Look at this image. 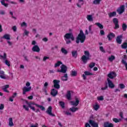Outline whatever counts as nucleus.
<instances>
[{"mask_svg":"<svg viewBox=\"0 0 127 127\" xmlns=\"http://www.w3.org/2000/svg\"><path fill=\"white\" fill-rule=\"evenodd\" d=\"M123 35H119L116 38V42L118 44H122V42L123 41Z\"/></svg>","mask_w":127,"mask_h":127,"instance_id":"nucleus-15","label":"nucleus"},{"mask_svg":"<svg viewBox=\"0 0 127 127\" xmlns=\"http://www.w3.org/2000/svg\"><path fill=\"white\" fill-rule=\"evenodd\" d=\"M99 49L101 52H103V53H106V51L104 49V47L103 46H101L99 47Z\"/></svg>","mask_w":127,"mask_h":127,"instance_id":"nucleus-48","label":"nucleus"},{"mask_svg":"<svg viewBox=\"0 0 127 127\" xmlns=\"http://www.w3.org/2000/svg\"><path fill=\"white\" fill-rule=\"evenodd\" d=\"M85 40H86V36H85L83 30H81L80 31L79 34L77 35V37H76V43L77 44H79L80 41L81 43H84V42H85Z\"/></svg>","mask_w":127,"mask_h":127,"instance_id":"nucleus-2","label":"nucleus"},{"mask_svg":"<svg viewBox=\"0 0 127 127\" xmlns=\"http://www.w3.org/2000/svg\"><path fill=\"white\" fill-rule=\"evenodd\" d=\"M93 109L95 110V111H98V110L100 109V106L99 105L96 104L93 106Z\"/></svg>","mask_w":127,"mask_h":127,"instance_id":"nucleus-39","label":"nucleus"},{"mask_svg":"<svg viewBox=\"0 0 127 127\" xmlns=\"http://www.w3.org/2000/svg\"><path fill=\"white\" fill-rule=\"evenodd\" d=\"M85 127H91V125L88 123H86L85 124Z\"/></svg>","mask_w":127,"mask_h":127,"instance_id":"nucleus-63","label":"nucleus"},{"mask_svg":"<svg viewBox=\"0 0 127 127\" xmlns=\"http://www.w3.org/2000/svg\"><path fill=\"white\" fill-rule=\"evenodd\" d=\"M71 75L72 77H75L77 76V72L76 71H72Z\"/></svg>","mask_w":127,"mask_h":127,"instance_id":"nucleus-42","label":"nucleus"},{"mask_svg":"<svg viewBox=\"0 0 127 127\" xmlns=\"http://www.w3.org/2000/svg\"><path fill=\"white\" fill-rule=\"evenodd\" d=\"M107 89H108V83H106L105 84V86L104 87H102L101 88V90L102 91H105V90H107Z\"/></svg>","mask_w":127,"mask_h":127,"instance_id":"nucleus-49","label":"nucleus"},{"mask_svg":"<svg viewBox=\"0 0 127 127\" xmlns=\"http://www.w3.org/2000/svg\"><path fill=\"white\" fill-rule=\"evenodd\" d=\"M107 76L109 77L110 79H114V78L117 77V73L114 71H111L107 75Z\"/></svg>","mask_w":127,"mask_h":127,"instance_id":"nucleus-10","label":"nucleus"},{"mask_svg":"<svg viewBox=\"0 0 127 127\" xmlns=\"http://www.w3.org/2000/svg\"><path fill=\"white\" fill-rule=\"evenodd\" d=\"M65 42H66V44H70L71 43V40H66L65 39Z\"/></svg>","mask_w":127,"mask_h":127,"instance_id":"nucleus-61","label":"nucleus"},{"mask_svg":"<svg viewBox=\"0 0 127 127\" xmlns=\"http://www.w3.org/2000/svg\"><path fill=\"white\" fill-rule=\"evenodd\" d=\"M62 81H67L68 80V75L67 73L64 74V76L62 77Z\"/></svg>","mask_w":127,"mask_h":127,"instance_id":"nucleus-28","label":"nucleus"},{"mask_svg":"<svg viewBox=\"0 0 127 127\" xmlns=\"http://www.w3.org/2000/svg\"><path fill=\"white\" fill-rule=\"evenodd\" d=\"M1 3L2 5H4V6H5V7H7V6H8V4L5 3L4 0H1Z\"/></svg>","mask_w":127,"mask_h":127,"instance_id":"nucleus-37","label":"nucleus"},{"mask_svg":"<svg viewBox=\"0 0 127 127\" xmlns=\"http://www.w3.org/2000/svg\"><path fill=\"white\" fill-rule=\"evenodd\" d=\"M24 33L25 35H26V36H28V35L29 34V31H28L26 30H25Z\"/></svg>","mask_w":127,"mask_h":127,"instance_id":"nucleus-53","label":"nucleus"},{"mask_svg":"<svg viewBox=\"0 0 127 127\" xmlns=\"http://www.w3.org/2000/svg\"><path fill=\"white\" fill-rule=\"evenodd\" d=\"M79 103H80V101L77 98H75V101H71V105L74 107H77L79 105Z\"/></svg>","mask_w":127,"mask_h":127,"instance_id":"nucleus-19","label":"nucleus"},{"mask_svg":"<svg viewBox=\"0 0 127 127\" xmlns=\"http://www.w3.org/2000/svg\"><path fill=\"white\" fill-rule=\"evenodd\" d=\"M113 122H114V123H120V122H121V119H118L117 118H113Z\"/></svg>","mask_w":127,"mask_h":127,"instance_id":"nucleus-44","label":"nucleus"},{"mask_svg":"<svg viewBox=\"0 0 127 127\" xmlns=\"http://www.w3.org/2000/svg\"><path fill=\"white\" fill-rule=\"evenodd\" d=\"M27 105H28V106H29V105H30V106H32V105H33L34 106H36V107H38V104H37L34 102L28 103Z\"/></svg>","mask_w":127,"mask_h":127,"instance_id":"nucleus-41","label":"nucleus"},{"mask_svg":"<svg viewBox=\"0 0 127 127\" xmlns=\"http://www.w3.org/2000/svg\"><path fill=\"white\" fill-rule=\"evenodd\" d=\"M12 121L13 120H12V119L11 118H10L9 119V124H8V126H9L10 127H13V126H14Z\"/></svg>","mask_w":127,"mask_h":127,"instance_id":"nucleus-30","label":"nucleus"},{"mask_svg":"<svg viewBox=\"0 0 127 127\" xmlns=\"http://www.w3.org/2000/svg\"><path fill=\"white\" fill-rule=\"evenodd\" d=\"M113 22L114 24H117L119 23V20L117 18H114L113 19Z\"/></svg>","mask_w":127,"mask_h":127,"instance_id":"nucleus-38","label":"nucleus"},{"mask_svg":"<svg viewBox=\"0 0 127 127\" xmlns=\"http://www.w3.org/2000/svg\"><path fill=\"white\" fill-rule=\"evenodd\" d=\"M66 97L67 100H71V92L70 91H67Z\"/></svg>","mask_w":127,"mask_h":127,"instance_id":"nucleus-26","label":"nucleus"},{"mask_svg":"<svg viewBox=\"0 0 127 127\" xmlns=\"http://www.w3.org/2000/svg\"><path fill=\"white\" fill-rule=\"evenodd\" d=\"M28 107H29V108H30L31 110H32V111H33L34 112H35V107H33L32 106H31L30 104H29Z\"/></svg>","mask_w":127,"mask_h":127,"instance_id":"nucleus-51","label":"nucleus"},{"mask_svg":"<svg viewBox=\"0 0 127 127\" xmlns=\"http://www.w3.org/2000/svg\"><path fill=\"white\" fill-rule=\"evenodd\" d=\"M115 59H116V57L114 55H111V57L108 58V60L110 62H113V61L115 60Z\"/></svg>","mask_w":127,"mask_h":127,"instance_id":"nucleus-31","label":"nucleus"},{"mask_svg":"<svg viewBox=\"0 0 127 127\" xmlns=\"http://www.w3.org/2000/svg\"><path fill=\"white\" fill-rule=\"evenodd\" d=\"M119 86L121 89H125L126 88V86L123 83L119 84Z\"/></svg>","mask_w":127,"mask_h":127,"instance_id":"nucleus-43","label":"nucleus"},{"mask_svg":"<svg viewBox=\"0 0 127 127\" xmlns=\"http://www.w3.org/2000/svg\"><path fill=\"white\" fill-rule=\"evenodd\" d=\"M97 100H98V101H103L104 97L100 96V97L97 98Z\"/></svg>","mask_w":127,"mask_h":127,"instance_id":"nucleus-56","label":"nucleus"},{"mask_svg":"<svg viewBox=\"0 0 127 127\" xmlns=\"http://www.w3.org/2000/svg\"><path fill=\"white\" fill-rule=\"evenodd\" d=\"M8 88H9V85L6 84L2 86V90L6 93H9V91L7 90V89H8Z\"/></svg>","mask_w":127,"mask_h":127,"instance_id":"nucleus-20","label":"nucleus"},{"mask_svg":"<svg viewBox=\"0 0 127 127\" xmlns=\"http://www.w3.org/2000/svg\"><path fill=\"white\" fill-rule=\"evenodd\" d=\"M84 55L81 57V60L84 64H86L88 62V60H90V52L89 51H84Z\"/></svg>","mask_w":127,"mask_h":127,"instance_id":"nucleus-3","label":"nucleus"},{"mask_svg":"<svg viewBox=\"0 0 127 127\" xmlns=\"http://www.w3.org/2000/svg\"><path fill=\"white\" fill-rule=\"evenodd\" d=\"M102 0H94L93 3V4H100Z\"/></svg>","mask_w":127,"mask_h":127,"instance_id":"nucleus-36","label":"nucleus"},{"mask_svg":"<svg viewBox=\"0 0 127 127\" xmlns=\"http://www.w3.org/2000/svg\"><path fill=\"white\" fill-rule=\"evenodd\" d=\"M95 25H97L100 29H103L104 28V26L99 22L96 23Z\"/></svg>","mask_w":127,"mask_h":127,"instance_id":"nucleus-32","label":"nucleus"},{"mask_svg":"<svg viewBox=\"0 0 127 127\" xmlns=\"http://www.w3.org/2000/svg\"><path fill=\"white\" fill-rule=\"evenodd\" d=\"M95 65H96V64L95 63H90V64H89V68H93V67H95Z\"/></svg>","mask_w":127,"mask_h":127,"instance_id":"nucleus-46","label":"nucleus"},{"mask_svg":"<svg viewBox=\"0 0 127 127\" xmlns=\"http://www.w3.org/2000/svg\"><path fill=\"white\" fill-rule=\"evenodd\" d=\"M21 27H27V24H26V23L25 22H23L21 24Z\"/></svg>","mask_w":127,"mask_h":127,"instance_id":"nucleus-45","label":"nucleus"},{"mask_svg":"<svg viewBox=\"0 0 127 127\" xmlns=\"http://www.w3.org/2000/svg\"><path fill=\"white\" fill-rule=\"evenodd\" d=\"M0 57L4 60L3 63L5 64L8 67H9L10 66V62L8 61V60H7L6 57V53H4L3 56L2 55H0Z\"/></svg>","mask_w":127,"mask_h":127,"instance_id":"nucleus-4","label":"nucleus"},{"mask_svg":"<svg viewBox=\"0 0 127 127\" xmlns=\"http://www.w3.org/2000/svg\"><path fill=\"white\" fill-rule=\"evenodd\" d=\"M24 58L25 60V61H27V62H29V60H28V59L27 58V56H24Z\"/></svg>","mask_w":127,"mask_h":127,"instance_id":"nucleus-62","label":"nucleus"},{"mask_svg":"<svg viewBox=\"0 0 127 127\" xmlns=\"http://www.w3.org/2000/svg\"><path fill=\"white\" fill-rule=\"evenodd\" d=\"M61 52L62 53H63V54H64V55L68 54V51L66 50V49H65L64 48H62Z\"/></svg>","mask_w":127,"mask_h":127,"instance_id":"nucleus-29","label":"nucleus"},{"mask_svg":"<svg viewBox=\"0 0 127 127\" xmlns=\"http://www.w3.org/2000/svg\"><path fill=\"white\" fill-rule=\"evenodd\" d=\"M86 18L88 21H93L94 20L92 15H87Z\"/></svg>","mask_w":127,"mask_h":127,"instance_id":"nucleus-27","label":"nucleus"},{"mask_svg":"<svg viewBox=\"0 0 127 127\" xmlns=\"http://www.w3.org/2000/svg\"><path fill=\"white\" fill-rule=\"evenodd\" d=\"M114 37H116V35L114 33H110L107 35V38H108L109 41H111Z\"/></svg>","mask_w":127,"mask_h":127,"instance_id":"nucleus-17","label":"nucleus"},{"mask_svg":"<svg viewBox=\"0 0 127 127\" xmlns=\"http://www.w3.org/2000/svg\"><path fill=\"white\" fill-rule=\"evenodd\" d=\"M51 95L53 97H56V96H57V95H58V90H57V89H56L55 88V89L53 88V89H51Z\"/></svg>","mask_w":127,"mask_h":127,"instance_id":"nucleus-12","label":"nucleus"},{"mask_svg":"<svg viewBox=\"0 0 127 127\" xmlns=\"http://www.w3.org/2000/svg\"><path fill=\"white\" fill-rule=\"evenodd\" d=\"M59 105L62 108V109H64L65 108V102L63 101H60Z\"/></svg>","mask_w":127,"mask_h":127,"instance_id":"nucleus-33","label":"nucleus"},{"mask_svg":"<svg viewBox=\"0 0 127 127\" xmlns=\"http://www.w3.org/2000/svg\"><path fill=\"white\" fill-rule=\"evenodd\" d=\"M127 29V25L126 23H123L122 24V29L123 31H126Z\"/></svg>","mask_w":127,"mask_h":127,"instance_id":"nucleus-35","label":"nucleus"},{"mask_svg":"<svg viewBox=\"0 0 127 127\" xmlns=\"http://www.w3.org/2000/svg\"><path fill=\"white\" fill-rule=\"evenodd\" d=\"M0 14L1 15H4V14H5V12L3 10H0Z\"/></svg>","mask_w":127,"mask_h":127,"instance_id":"nucleus-59","label":"nucleus"},{"mask_svg":"<svg viewBox=\"0 0 127 127\" xmlns=\"http://www.w3.org/2000/svg\"><path fill=\"white\" fill-rule=\"evenodd\" d=\"M108 15L110 18L112 17H114V16H116V15H117V12L113 11L112 12H110L108 13Z\"/></svg>","mask_w":127,"mask_h":127,"instance_id":"nucleus-24","label":"nucleus"},{"mask_svg":"<svg viewBox=\"0 0 127 127\" xmlns=\"http://www.w3.org/2000/svg\"><path fill=\"white\" fill-rule=\"evenodd\" d=\"M12 29L13 30V31H14V32H16V30L17 29V28H16V26H13L12 27Z\"/></svg>","mask_w":127,"mask_h":127,"instance_id":"nucleus-55","label":"nucleus"},{"mask_svg":"<svg viewBox=\"0 0 127 127\" xmlns=\"http://www.w3.org/2000/svg\"><path fill=\"white\" fill-rule=\"evenodd\" d=\"M23 108L25 110V111H27V112L29 111V108L28 107V106H26V105H23Z\"/></svg>","mask_w":127,"mask_h":127,"instance_id":"nucleus-47","label":"nucleus"},{"mask_svg":"<svg viewBox=\"0 0 127 127\" xmlns=\"http://www.w3.org/2000/svg\"><path fill=\"white\" fill-rule=\"evenodd\" d=\"M79 110V108H78L77 107H71L69 109V111H70V112H72V113H75V112H77V111H78Z\"/></svg>","mask_w":127,"mask_h":127,"instance_id":"nucleus-25","label":"nucleus"},{"mask_svg":"<svg viewBox=\"0 0 127 127\" xmlns=\"http://www.w3.org/2000/svg\"><path fill=\"white\" fill-rule=\"evenodd\" d=\"M47 59H49V57L45 56V57H44V58L43 59V61H46V60H47Z\"/></svg>","mask_w":127,"mask_h":127,"instance_id":"nucleus-58","label":"nucleus"},{"mask_svg":"<svg viewBox=\"0 0 127 127\" xmlns=\"http://www.w3.org/2000/svg\"><path fill=\"white\" fill-rule=\"evenodd\" d=\"M104 127H114V124L113 123H111L109 122H106L104 123L103 125Z\"/></svg>","mask_w":127,"mask_h":127,"instance_id":"nucleus-18","label":"nucleus"},{"mask_svg":"<svg viewBox=\"0 0 127 127\" xmlns=\"http://www.w3.org/2000/svg\"><path fill=\"white\" fill-rule=\"evenodd\" d=\"M88 29H89V33H91V34H93V31H92V25L89 26Z\"/></svg>","mask_w":127,"mask_h":127,"instance_id":"nucleus-50","label":"nucleus"},{"mask_svg":"<svg viewBox=\"0 0 127 127\" xmlns=\"http://www.w3.org/2000/svg\"><path fill=\"white\" fill-rule=\"evenodd\" d=\"M107 81L108 82V87L109 88H110V89H114L115 88V84L113 83V81L110 79V78H108L107 79Z\"/></svg>","mask_w":127,"mask_h":127,"instance_id":"nucleus-8","label":"nucleus"},{"mask_svg":"<svg viewBox=\"0 0 127 127\" xmlns=\"http://www.w3.org/2000/svg\"><path fill=\"white\" fill-rule=\"evenodd\" d=\"M48 86V82H46L44 85V87L45 89H47V87Z\"/></svg>","mask_w":127,"mask_h":127,"instance_id":"nucleus-57","label":"nucleus"},{"mask_svg":"<svg viewBox=\"0 0 127 127\" xmlns=\"http://www.w3.org/2000/svg\"><path fill=\"white\" fill-rule=\"evenodd\" d=\"M64 37L65 39H71L72 41L75 40V37H74L72 33H66L64 36Z\"/></svg>","mask_w":127,"mask_h":127,"instance_id":"nucleus-6","label":"nucleus"},{"mask_svg":"<svg viewBox=\"0 0 127 127\" xmlns=\"http://www.w3.org/2000/svg\"><path fill=\"white\" fill-rule=\"evenodd\" d=\"M38 108H39L41 111H45V107H44L42 105H39L38 104V106H37Z\"/></svg>","mask_w":127,"mask_h":127,"instance_id":"nucleus-40","label":"nucleus"},{"mask_svg":"<svg viewBox=\"0 0 127 127\" xmlns=\"http://www.w3.org/2000/svg\"><path fill=\"white\" fill-rule=\"evenodd\" d=\"M0 78L1 79H6L5 77V74H4V71L0 69Z\"/></svg>","mask_w":127,"mask_h":127,"instance_id":"nucleus-22","label":"nucleus"},{"mask_svg":"<svg viewBox=\"0 0 127 127\" xmlns=\"http://www.w3.org/2000/svg\"><path fill=\"white\" fill-rule=\"evenodd\" d=\"M53 82L54 84L53 87L55 88V89L59 90V89H60V84H59L60 83V80L55 79Z\"/></svg>","mask_w":127,"mask_h":127,"instance_id":"nucleus-5","label":"nucleus"},{"mask_svg":"<svg viewBox=\"0 0 127 127\" xmlns=\"http://www.w3.org/2000/svg\"><path fill=\"white\" fill-rule=\"evenodd\" d=\"M100 34L101 35H104L105 34V31L103 30H101Z\"/></svg>","mask_w":127,"mask_h":127,"instance_id":"nucleus-64","label":"nucleus"},{"mask_svg":"<svg viewBox=\"0 0 127 127\" xmlns=\"http://www.w3.org/2000/svg\"><path fill=\"white\" fill-rule=\"evenodd\" d=\"M92 73L90 72V71H86L84 72V74H82V77L83 80H86V79H87V77L86 76H92Z\"/></svg>","mask_w":127,"mask_h":127,"instance_id":"nucleus-11","label":"nucleus"},{"mask_svg":"<svg viewBox=\"0 0 127 127\" xmlns=\"http://www.w3.org/2000/svg\"><path fill=\"white\" fill-rule=\"evenodd\" d=\"M31 91V86H29V87H26V86H24L23 88V95H25L26 92H30Z\"/></svg>","mask_w":127,"mask_h":127,"instance_id":"nucleus-14","label":"nucleus"},{"mask_svg":"<svg viewBox=\"0 0 127 127\" xmlns=\"http://www.w3.org/2000/svg\"><path fill=\"white\" fill-rule=\"evenodd\" d=\"M117 12L119 13V14H122V13H124L125 11V5H122L118 9L116 10Z\"/></svg>","mask_w":127,"mask_h":127,"instance_id":"nucleus-7","label":"nucleus"},{"mask_svg":"<svg viewBox=\"0 0 127 127\" xmlns=\"http://www.w3.org/2000/svg\"><path fill=\"white\" fill-rule=\"evenodd\" d=\"M115 25L114 29H119V28H120V25H119V23L115 24Z\"/></svg>","mask_w":127,"mask_h":127,"instance_id":"nucleus-52","label":"nucleus"},{"mask_svg":"<svg viewBox=\"0 0 127 127\" xmlns=\"http://www.w3.org/2000/svg\"><path fill=\"white\" fill-rule=\"evenodd\" d=\"M47 114L49 115L50 116H52V117H55V115L52 113V107L49 106L48 109L46 111Z\"/></svg>","mask_w":127,"mask_h":127,"instance_id":"nucleus-13","label":"nucleus"},{"mask_svg":"<svg viewBox=\"0 0 127 127\" xmlns=\"http://www.w3.org/2000/svg\"><path fill=\"white\" fill-rule=\"evenodd\" d=\"M121 47H122V49H127V42L123 43V44L121 45Z\"/></svg>","mask_w":127,"mask_h":127,"instance_id":"nucleus-34","label":"nucleus"},{"mask_svg":"<svg viewBox=\"0 0 127 127\" xmlns=\"http://www.w3.org/2000/svg\"><path fill=\"white\" fill-rule=\"evenodd\" d=\"M32 50V51H33V52H40V48H39L38 45H34L33 47Z\"/></svg>","mask_w":127,"mask_h":127,"instance_id":"nucleus-16","label":"nucleus"},{"mask_svg":"<svg viewBox=\"0 0 127 127\" xmlns=\"http://www.w3.org/2000/svg\"><path fill=\"white\" fill-rule=\"evenodd\" d=\"M89 124H90L92 127H99V124L94 120H90L89 121Z\"/></svg>","mask_w":127,"mask_h":127,"instance_id":"nucleus-9","label":"nucleus"},{"mask_svg":"<svg viewBox=\"0 0 127 127\" xmlns=\"http://www.w3.org/2000/svg\"><path fill=\"white\" fill-rule=\"evenodd\" d=\"M61 66V69H58L57 70V72L58 73H63V74H66L67 73V70L68 68L67 67V66H66L65 64H63V63L61 61H58L57 63L55 64V68H57V67H59V66Z\"/></svg>","mask_w":127,"mask_h":127,"instance_id":"nucleus-1","label":"nucleus"},{"mask_svg":"<svg viewBox=\"0 0 127 127\" xmlns=\"http://www.w3.org/2000/svg\"><path fill=\"white\" fill-rule=\"evenodd\" d=\"M65 114L66 115V116H71L72 115V114H71V113H70L68 111L65 112Z\"/></svg>","mask_w":127,"mask_h":127,"instance_id":"nucleus-60","label":"nucleus"},{"mask_svg":"<svg viewBox=\"0 0 127 127\" xmlns=\"http://www.w3.org/2000/svg\"><path fill=\"white\" fill-rule=\"evenodd\" d=\"M1 38L6 39V40H10V35L9 34H5Z\"/></svg>","mask_w":127,"mask_h":127,"instance_id":"nucleus-23","label":"nucleus"},{"mask_svg":"<svg viewBox=\"0 0 127 127\" xmlns=\"http://www.w3.org/2000/svg\"><path fill=\"white\" fill-rule=\"evenodd\" d=\"M71 55L72 57L73 58H77V56H78V51L76 50L72 51Z\"/></svg>","mask_w":127,"mask_h":127,"instance_id":"nucleus-21","label":"nucleus"},{"mask_svg":"<svg viewBox=\"0 0 127 127\" xmlns=\"http://www.w3.org/2000/svg\"><path fill=\"white\" fill-rule=\"evenodd\" d=\"M4 109V105L3 104H1L0 105V110L2 111Z\"/></svg>","mask_w":127,"mask_h":127,"instance_id":"nucleus-54","label":"nucleus"}]
</instances>
